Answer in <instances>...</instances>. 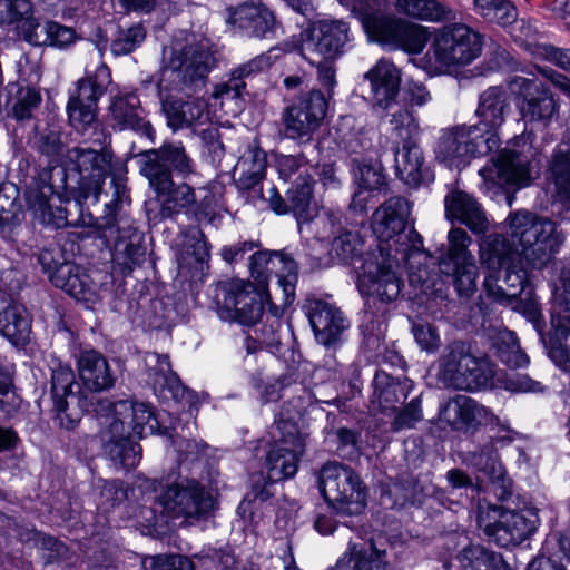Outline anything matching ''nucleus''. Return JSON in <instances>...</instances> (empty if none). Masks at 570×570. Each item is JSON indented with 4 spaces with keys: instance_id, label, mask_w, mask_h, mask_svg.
<instances>
[{
    "instance_id": "aec40b11",
    "label": "nucleus",
    "mask_w": 570,
    "mask_h": 570,
    "mask_svg": "<svg viewBox=\"0 0 570 570\" xmlns=\"http://www.w3.org/2000/svg\"><path fill=\"white\" fill-rule=\"evenodd\" d=\"M250 276L259 286L275 279L276 291H282L284 304L293 303L298 278L295 261L278 250H256L249 257Z\"/></svg>"
},
{
    "instance_id": "f3484780",
    "label": "nucleus",
    "mask_w": 570,
    "mask_h": 570,
    "mask_svg": "<svg viewBox=\"0 0 570 570\" xmlns=\"http://www.w3.org/2000/svg\"><path fill=\"white\" fill-rule=\"evenodd\" d=\"M498 149L489 144L478 126L456 125L441 131L435 154L449 167L461 168L472 158L481 157Z\"/></svg>"
},
{
    "instance_id": "052dcab7",
    "label": "nucleus",
    "mask_w": 570,
    "mask_h": 570,
    "mask_svg": "<svg viewBox=\"0 0 570 570\" xmlns=\"http://www.w3.org/2000/svg\"><path fill=\"white\" fill-rule=\"evenodd\" d=\"M468 356V342L462 340H455L449 343L443 354L439 360V370L436 373L438 381L442 383L448 389H453L446 381H444L445 372L451 368L454 375H465L464 366L462 363L465 362V357Z\"/></svg>"
},
{
    "instance_id": "c9c22d12",
    "label": "nucleus",
    "mask_w": 570,
    "mask_h": 570,
    "mask_svg": "<svg viewBox=\"0 0 570 570\" xmlns=\"http://www.w3.org/2000/svg\"><path fill=\"white\" fill-rule=\"evenodd\" d=\"M345 417L341 414L327 413L325 440L333 452L344 459H356L362 449V431L358 428H348L343 424Z\"/></svg>"
},
{
    "instance_id": "69168bd1",
    "label": "nucleus",
    "mask_w": 570,
    "mask_h": 570,
    "mask_svg": "<svg viewBox=\"0 0 570 570\" xmlns=\"http://www.w3.org/2000/svg\"><path fill=\"white\" fill-rule=\"evenodd\" d=\"M66 111L69 125L78 132L85 134L98 125V105L68 99Z\"/></svg>"
},
{
    "instance_id": "774afa93",
    "label": "nucleus",
    "mask_w": 570,
    "mask_h": 570,
    "mask_svg": "<svg viewBox=\"0 0 570 570\" xmlns=\"http://www.w3.org/2000/svg\"><path fill=\"white\" fill-rule=\"evenodd\" d=\"M267 168V154L259 145L257 138L248 142L245 151L239 157L235 171L265 174Z\"/></svg>"
},
{
    "instance_id": "bb28decb",
    "label": "nucleus",
    "mask_w": 570,
    "mask_h": 570,
    "mask_svg": "<svg viewBox=\"0 0 570 570\" xmlns=\"http://www.w3.org/2000/svg\"><path fill=\"white\" fill-rule=\"evenodd\" d=\"M147 383L153 387L155 395L164 401L191 403L194 392L188 390L179 376L171 370L169 356L157 352H146L144 355Z\"/></svg>"
},
{
    "instance_id": "f8f14e48",
    "label": "nucleus",
    "mask_w": 570,
    "mask_h": 570,
    "mask_svg": "<svg viewBox=\"0 0 570 570\" xmlns=\"http://www.w3.org/2000/svg\"><path fill=\"white\" fill-rule=\"evenodd\" d=\"M156 504L167 518H183V522L188 525L206 521L215 509L212 493L194 479H185L164 488L156 497Z\"/></svg>"
},
{
    "instance_id": "9d476101",
    "label": "nucleus",
    "mask_w": 570,
    "mask_h": 570,
    "mask_svg": "<svg viewBox=\"0 0 570 570\" xmlns=\"http://www.w3.org/2000/svg\"><path fill=\"white\" fill-rule=\"evenodd\" d=\"M372 387V403H377L383 413L389 411L395 413L392 422L394 431L411 429L423 419L422 393L413 395L405 403L415 387L411 379L376 370Z\"/></svg>"
},
{
    "instance_id": "72a5a7b5",
    "label": "nucleus",
    "mask_w": 570,
    "mask_h": 570,
    "mask_svg": "<svg viewBox=\"0 0 570 570\" xmlns=\"http://www.w3.org/2000/svg\"><path fill=\"white\" fill-rule=\"evenodd\" d=\"M370 81L374 105L386 110L391 116L397 109L411 107L405 104L401 106L397 101L401 86V71L387 60H379L365 75Z\"/></svg>"
},
{
    "instance_id": "a19ab883",
    "label": "nucleus",
    "mask_w": 570,
    "mask_h": 570,
    "mask_svg": "<svg viewBox=\"0 0 570 570\" xmlns=\"http://www.w3.org/2000/svg\"><path fill=\"white\" fill-rule=\"evenodd\" d=\"M384 558L385 550L377 549L372 539L364 543L350 542L332 570H386Z\"/></svg>"
},
{
    "instance_id": "cd10ccee",
    "label": "nucleus",
    "mask_w": 570,
    "mask_h": 570,
    "mask_svg": "<svg viewBox=\"0 0 570 570\" xmlns=\"http://www.w3.org/2000/svg\"><path fill=\"white\" fill-rule=\"evenodd\" d=\"M439 417L453 431L471 435L497 419L490 410L466 395H456L441 405Z\"/></svg>"
},
{
    "instance_id": "49530a36",
    "label": "nucleus",
    "mask_w": 570,
    "mask_h": 570,
    "mask_svg": "<svg viewBox=\"0 0 570 570\" xmlns=\"http://www.w3.org/2000/svg\"><path fill=\"white\" fill-rule=\"evenodd\" d=\"M110 83V69L101 63L95 72L88 73L76 81L75 89L69 91V99L98 105Z\"/></svg>"
},
{
    "instance_id": "a211bd4d",
    "label": "nucleus",
    "mask_w": 570,
    "mask_h": 570,
    "mask_svg": "<svg viewBox=\"0 0 570 570\" xmlns=\"http://www.w3.org/2000/svg\"><path fill=\"white\" fill-rule=\"evenodd\" d=\"M95 417H107L111 422L122 423L125 430H129L137 439H142L147 432L158 433L173 439V428L163 426L159 415H156L150 405L135 403L129 400L112 402L109 399L96 401Z\"/></svg>"
},
{
    "instance_id": "b1692460",
    "label": "nucleus",
    "mask_w": 570,
    "mask_h": 570,
    "mask_svg": "<svg viewBox=\"0 0 570 570\" xmlns=\"http://www.w3.org/2000/svg\"><path fill=\"white\" fill-rule=\"evenodd\" d=\"M537 523L538 515L533 511L509 509L500 510L493 522L482 524L479 521L489 541L502 548L522 543L537 530Z\"/></svg>"
},
{
    "instance_id": "a18cd8bd",
    "label": "nucleus",
    "mask_w": 570,
    "mask_h": 570,
    "mask_svg": "<svg viewBox=\"0 0 570 570\" xmlns=\"http://www.w3.org/2000/svg\"><path fill=\"white\" fill-rule=\"evenodd\" d=\"M293 402L296 403L295 413L299 414L301 410L304 407L302 397L299 396L297 400H293ZM291 403L292 401L283 405V410L279 412L278 419L275 420L277 435L274 434L275 441L272 445H282L281 448H287V450L292 452L304 454V438L299 432L297 423L294 421V416H292L289 411L286 409Z\"/></svg>"
},
{
    "instance_id": "3c124183",
    "label": "nucleus",
    "mask_w": 570,
    "mask_h": 570,
    "mask_svg": "<svg viewBox=\"0 0 570 570\" xmlns=\"http://www.w3.org/2000/svg\"><path fill=\"white\" fill-rule=\"evenodd\" d=\"M282 445H271L265 456V468L272 481H284L293 478L298 470L303 454L292 452Z\"/></svg>"
},
{
    "instance_id": "79ce46f5",
    "label": "nucleus",
    "mask_w": 570,
    "mask_h": 570,
    "mask_svg": "<svg viewBox=\"0 0 570 570\" xmlns=\"http://www.w3.org/2000/svg\"><path fill=\"white\" fill-rule=\"evenodd\" d=\"M348 166L356 187L374 193L382 191L386 187V175L379 160L352 151Z\"/></svg>"
},
{
    "instance_id": "4be33fe9",
    "label": "nucleus",
    "mask_w": 570,
    "mask_h": 570,
    "mask_svg": "<svg viewBox=\"0 0 570 570\" xmlns=\"http://www.w3.org/2000/svg\"><path fill=\"white\" fill-rule=\"evenodd\" d=\"M213 298L219 317L244 326L253 325L264 315V304L255 291H247L230 282L219 283L213 291Z\"/></svg>"
},
{
    "instance_id": "6e6d98bb",
    "label": "nucleus",
    "mask_w": 570,
    "mask_h": 570,
    "mask_svg": "<svg viewBox=\"0 0 570 570\" xmlns=\"http://www.w3.org/2000/svg\"><path fill=\"white\" fill-rule=\"evenodd\" d=\"M22 397L18 394L13 374L0 363V422H9L21 411Z\"/></svg>"
},
{
    "instance_id": "0eeeda50",
    "label": "nucleus",
    "mask_w": 570,
    "mask_h": 570,
    "mask_svg": "<svg viewBox=\"0 0 570 570\" xmlns=\"http://www.w3.org/2000/svg\"><path fill=\"white\" fill-rule=\"evenodd\" d=\"M392 132L400 146L395 147V173L399 179L411 188L430 185L434 174L424 166V157L419 146L420 125L413 111L407 108L391 114Z\"/></svg>"
},
{
    "instance_id": "7ed1b4c3",
    "label": "nucleus",
    "mask_w": 570,
    "mask_h": 570,
    "mask_svg": "<svg viewBox=\"0 0 570 570\" xmlns=\"http://www.w3.org/2000/svg\"><path fill=\"white\" fill-rule=\"evenodd\" d=\"M395 262L387 259H368L363 264L358 291L364 297V316L360 325L361 350L372 357L379 353L384 343L379 316L386 312L385 306L397 299L403 286L399 274L393 271Z\"/></svg>"
},
{
    "instance_id": "393cba45",
    "label": "nucleus",
    "mask_w": 570,
    "mask_h": 570,
    "mask_svg": "<svg viewBox=\"0 0 570 570\" xmlns=\"http://www.w3.org/2000/svg\"><path fill=\"white\" fill-rule=\"evenodd\" d=\"M303 311L318 344L333 350L343 344V335L350 327V322L338 307L314 298L306 299Z\"/></svg>"
},
{
    "instance_id": "39448f33",
    "label": "nucleus",
    "mask_w": 570,
    "mask_h": 570,
    "mask_svg": "<svg viewBox=\"0 0 570 570\" xmlns=\"http://www.w3.org/2000/svg\"><path fill=\"white\" fill-rule=\"evenodd\" d=\"M507 223L512 242L519 244L522 257L533 269H543L564 242L554 222L528 210L510 213Z\"/></svg>"
},
{
    "instance_id": "a878e982",
    "label": "nucleus",
    "mask_w": 570,
    "mask_h": 570,
    "mask_svg": "<svg viewBox=\"0 0 570 570\" xmlns=\"http://www.w3.org/2000/svg\"><path fill=\"white\" fill-rule=\"evenodd\" d=\"M314 183L313 176L296 177L287 189L285 198L273 187L269 198L271 208L278 215L292 214L299 227L302 224L313 222L318 212L314 199Z\"/></svg>"
},
{
    "instance_id": "f03ea898",
    "label": "nucleus",
    "mask_w": 570,
    "mask_h": 570,
    "mask_svg": "<svg viewBox=\"0 0 570 570\" xmlns=\"http://www.w3.org/2000/svg\"><path fill=\"white\" fill-rule=\"evenodd\" d=\"M139 174L144 176L155 194L160 219H171L190 205H195L194 216L199 224L217 227L222 220L218 200L210 188H203L204 196L196 203L195 188L186 181L176 184L174 175L187 180L196 174V164L178 142H164L158 148H150L134 155Z\"/></svg>"
},
{
    "instance_id": "e2e57ef3",
    "label": "nucleus",
    "mask_w": 570,
    "mask_h": 570,
    "mask_svg": "<svg viewBox=\"0 0 570 570\" xmlns=\"http://www.w3.org/2000/svg\"><path fill=\"white\" fill-rule=\"evenodd\" d=\"M146 29L141 23L129 27L118 26L109 45L111 53L116 57L134 52L146 39Z\"/></svg>"
},
{
    "instance_id": "09e8293b",
    "label": "nucleus",
    "mask_w": 570,
    "mask_h": 570,
    "mask_svg": "<svg viewBox=\"0 0 570 570\" xmlns=\"http://www.w3.org/2000/svg\"><path fill=\"white\" fill-rule=\"evenodd\" d=\"M282 321L265 317L263 322L256 321L244 330V345L247 354H254L263 347H278L281 345L279 330Z\"/></svg>"
},
{
    "instance_id": "bf43d9fd",
    "label": "nucleus",
    "mask_w": 570,
    "mask_h": 570,
    "mask_svg": "<svg viewBox=\"0 0 570 570\" xmlns=\"http://www.w3.org/2000/svg\"><path fill=\"white\" fill-rule=\"evenodd\" d=\"M8 88L10 94L14 91L12 117L19 122L32 120L33 112L39 108L42 100L40 92L36 88L22 87L18 83H9Z\"/></svg>"
},
{
    "instance_id": "7c9ffc66",
    "label": "nucleus",
    "mask_w": 570,
    "mask_h": 570,
    "mask_svg": "<svg viewBox=\"0 0 570 570\" xmlns=\"http://www.w3.org/2000/svg\"><path fill=\"white\" fill-rule=\"evenodd\" d=\"M511 106L507 90L502 86H491L479 95L475 117L478 126L483 136L492 147L499 148V129L505 122Z\"/></svg>"
},
{
    "instance_id": "412c9836",
    "label": "nucleus",
    "mask_w": 570,
    "mask_h": 570,
    "mask_svg": "<svg viewBox=\"0 0 570 570\" xmlns=\"http://www.w3.org/2000/svg\"><path fill=\"white\" fill-rule=\"evenodd\" d=\"M363 239L356 232L344 230L343 233L336 235L332 243L331 249L323 257L316 255L318 248H312L309 253L306 254V259L309 266H331L332 264L338 263L343 265L354 264L355 262H360L361 265L357 267L358 276H361L363 264L368 259H387L391 258L395 262V266L393 271L397 274V258L391 255V247H384L383 245H379L376 250L367 252L365 256H363ZM360 282V277H357V283Z\"/></svg>"
},
{
    "instance_id": "4d7b16f0",
    "label": "nucleus",
    "mask_w": 570,
    "mask_h": 570,
    "mask_svg": "<svg viewBox=\"0 0 570 570\" xmlns=\"http://www.w3.org/2000/svg\"><path fill=\"white\" fill-rule=\"evenodd\" d=\"M475 12L485 21L508 28L518 16V9L511 0H473Z\"/></svg>"
},
{
    "instance_id": "dca6fc26",
    "label": "nucleus",
    "mask_w": 570,
    "mask_h": 570,
    "mask_svg": "<svg viewBox=\"0 0 570 570\" xmlns=\"http://www.w3.org/2000/svg\"><path fill=\"white\" fill-rule=\"evenodd\" d=\"M362 24L376 41L409 53H420L428 42L422 27L379 10L362 12Z\"/></svg>"
},
{
    "instance_id": "f257e3e1",
    "label": "nucleus",
    "mask_w": 570,
    "mask_h": 570,
    "mask_svg": "<svg viewBox=\"0 0 570 570\" xmlns=\"http://www.w3.org/2000/svg\"><path fill=\"white\" fill-rule=\"evenodd\" d=\"M69 169L77 174L75 184L67 169L58 165H46L26 185L27 208L41 225L53 229L73 225L67 208L53 205L52 196L59 200H75L81 209L91 199L96 204L108 177L114 175L115 155L109 148L72 147L66 154Z\"/></svg>"
},
{
    "instance_id": "2f4dec72",
    "label": "nucleus",
    "mask_w": 570,
    "mask_h": 570,
    "mask_svg": "<svg viewBox=\"0 0 570 570\" xmlns=\"http://www.w3.org/2000/svg\"><path fill=\"white\" fill-rule=\"evenodd\" d=\"M112 237H104L106 242H114L112 262L124 276L131 274L140 267L147 256L145 235L128 220H120L114 227Z\"/></svg>"
},
{
    "instance_id": "58836bf2",
    "label": "nucleus",
    "mask_w": 570,
    "mask_h": 570,
    "mask_svg": "<svg viewBox=\"0 0 570 570\" xmlns=\"http://www.w3.org/2000/svg\"><path fill=\"white\" fill-rule=\"evenodd\" d=\"M547 180L563 207L570 209V142L560 141L548 158Z\"/></svg>"
},
{
    "instance_id": "5701e85b",
    "label": "nucleus",
    "mask_w": 570,
    "mask_h": 570,
    "mask_svg": "<svg viewBox=\"0 0 570 570\" xmlns=\"http://www.w3.org/2000/svg\"><path fill=\"white\" fill-rule=\"evenodd\" d=\"M522 316L537 332L551 361L560 370L570 374V324L562 321L560 307L558 306L551 313L549 326L542 311Z\"/></svg>"
},
{
    "instance_id": "603ef678",
    "label": "nucleus",
    "mask_w": 570,
    "mask_h": 570,
    "mask_svg": "<svg viewBox=\"0 0 570 570\" xmlns=\"http://www.w3.org/2000/svg\"><path fill=\"white\" fill-rule=\"evenodd\" d=\"M514 254L511 244L501 234H490L480 244L482 263L492 272L502 269L511 263Z\"/></svg>"
},
{
    "instance_id": "20e7f679",
    "label": "nucleus",
    "mask_w": 570,
    "mask_h": 570,
    "mask_svg": "<svg viewBox=\"0 0 570 570\" xmlns=\"http://www.w3.org/2000/svg\"><path fill=\"white\" fill-rule=\"evenodd\" d=\"M412 204L403 196H391L373 213L371 228L384 247H391V255L407 266H423L428 259L423 250L422 236L411 220Z\"/></svg>"
},
{
    "instance_id": "6ab92c4d",
    "label": "nucleus",
    "mask_w": 570,
    "mask_h": 570,
    "mask_svg": "<svg viewBox=\"0 0 570 570\" xmlns=\"http://www.w3.org/2000/svg\"><path fill=\"white\" fill-rule=\"evenodd\" d=\"M301 51L311 63L313 57L335 60L341 57L351 40L350 24L341 19L311 21L301 32Z\"/></svg>"
},
{
    "instance_id": "4c0bfd02",
    "label": "nucleus",
    "mask_w": 570,
    "mask_h": 570,
    "mask_svg": "<svg viewBox=\"0 0 570 570\" xmlns=\"http://www.w3.org/2000/svg\"><path fill=\"white\" fill-rule=\"evenodd\" d=\"M464 366L465 375L456 376L449 368L444 374V381L459 391H480L492 384L494 372L488 361L475 357L471 352V345L468 342V356Z\"/></svg>"
},
{
    "instance_id": "338daca9",
    "label": "nucleus",
    "mask_w": 570,
    "mask_h": 570,
    "mask_svg": "<svg viewBox=\"0 0 570 570\" xmlns=\"http://www.w3.org/2000/svg\"><path fill=\"white\" fill-rule=\"evenodd\" d=\"M45 0H0V26H17L28 14L33 13L36 4Z\"/></svg>"
},
{
    "instance_id": "473e14b6",
    "label": "nucleus",
    "mask_w": 570,
    "mask_h": 570,
    "mask_svg": "<svg viewBox=\"0 0 570 570\" xmlns=\"http://www.w3.org/2000/svg\"><path fill=\"white\" fill-rule=\"evenodd\" d=\"M228 23L249 38L271 39L279 27L272 10L262 0H248L229 9Z\"/></svg>"
},
{
    "instance_id": "0e129e2a",
    "label": "nucleus",
    "mask_w": 570,
    "mask_h": 570,
    "mask_svg": "<svg viewBox=\"0 0 570 570\" xmlns=\"http://www.w3.org/2000/svg\"><path fill=\"white\" fill-rule=\"evenodd\" d=\"M156 86L157 95L160 100L161 105V111L166 116L167 125L174 129L177 130V125L179 119H176V117H180V105H183V99L176 97L173 92H177L174 89H169L166 87V83H164V78H158L157 80H154L153 77L149 79H146L141 82L142 87L147 88L148 85Z\"/></svg>"
},
{
    "instance_id": "c03bdc74",
    "label": "nucleus",
    "mask_w": 570,
    "mask_h": 570,
    "mask_svg": "<svg viewBox=\"0 0 570 570\" xmlns=\"http://www.w3.org/2000/svg\"><path fill=\"white\" fill-rule=\"evenodd\" d=\"M111 177V187L112 198L110 202L105 204L104 214L99 217H96L94 220V226L98 230L100 237H112L115 234L114 227L122 218L117 219L118 210L125 205L130 204V195L129 189L127 188L124 177L117 174H114Z\"/></svg>"
},
{
    "instance_id": "6e6552de",
    "label": "nucleus",
    "mask_w": 570,
    "mask_h": 570,
    "mask_svg": "<svg viewBox=\"0 0 570 570\" xmlns=\"http://www.w3.org/2000/svg\"><path fill=\"white\" fill-rule=\"evenodd\" d=\"M50 371L53 422L60 429L73 431L79 425L85 413L95 416L96 406L94 403L105 397L94 394L87 395L68 364L53 361Z\"/></svg>"
},
{
    "instance_id": "13d9d810",
    "label": "nucleus",
    "mask_w": 570,
    "mask_h": 570,
    "mask_svg": "<svg viewBox=\"0 0 570 570\" xmlns=\"http://www.w3.org/2000/svg\"><path fill=\"white\" fill-rule=\"evenodd\" d=\"M22 206L19 189L13 184L0 185V229L11 232L21 220Z\"/></svg>"
},
{
    "instance_id": "2eb2a0df",
    "label": "nucleus",
    "mask_w": 570,
    "mask_h": 570,
    "mask_svg": "<svg viewBox=\"0 0 570 570\" xmlns=\"http://www.w3.org/2000/svg\"><path fill=\"white\" fill-rule=\"evenodd\" d=\"M509 89L525 124H539L547 129L559 117V100L550 86L538 78L511 77Z\"/></svg>"
},
{
    "instance_id": "f704fd0d",
    "label": "nucleus",
    "mask_w": 570,
    "mask_h": 570,
    "mask_svg": "<svg viewBox=\"0 0 570 570\" xmlns=\"http://www.w3.org/2000/svg\"><path fill=\"white\" fill-rule=\"evenodd\" d=\"M445 216L465 225L473 234H485L489 220L479 202L463 190H452L444 198Z\"/></svg>"
},
{
    "instance_id": "423d86ee",
    "label": "nucleus",
    "mask_w": 570,
    "mask_h": 570,
    "mask_svg": "<svg viewBox=\"0 0 570 570\" xmlns=\"http://www.w3.org/2000/svg\"><path fill=\"white\" fill-rule=\"evenodd\" d=\"M284 102L281 120L285 136L299 147L312 148V153H316L321 141L315 135L327 115V97L321 89L312 88L288 94Z\"/></svg>"
},
{
    "instance_id": "ddd939ff",
    "label": "nucleus",
    "mask_w": 570,
    "mask_h": 570,
    "mask_svg": "<svg viewBox=\"0 0 570 570\" xmlns=\"http://www.w3.org/2000/svg\"><path fill=\"white\" fill-rule=\"evenodd\" d=\"M535 135L524 130L490 159L480 174L498 185L524 186L531 181V163L534 158Z\"/></svg>"
},
{
    "instance_id": "8fccbe9b",
    "label": "nucleus",
    "mask_w": 570,
    "mask_h": 570,
    "mask_svg": "<svg viewBox=\"0 0 570 570\" xmlns=\"http://www.w3.org/2000/svg\"><path fill=\"white\" fill-rule=\"evenodd\" d=\"M439 271L452 278L455 291L461 297H471L476 291L478 267L471 261L439 262Z\"/></svg>"
},
{
    "instance_id": "de8ad7c7",
    "label": "nucleus",
    "mask_w": 570,
    "mask_h": 570,
    "mask_svg": "<svg viewBox=\"0 0 570 570\" xmlns=\"http://www.w3.org/2000/svg\"><path fill=\"white\" fill-rule=\"evenodd\" d=\"M302 150L296 155H278L276 157V168L279 177L285 180H294L301 176H313L318 165L321 154L320 147L316 153H312V148L301 147Z\"/></svg>"
},
{
    "instance_id": "864d4df0",
    "label": "nucleus",
    "mask_w": 570,
    "mask_h": 570,
    "mask_svg": "<svg viewBox=\"0 0 570 570\" xmlns=\"http://www.w3.org/2000/svg\"><path fill=\"white\" fill-rule=\"evenodd\" d=\"M209 248L204 232L199 228H190L187 233L185 250L179 258V267L195 268L199 272L205 267L208 268Z\"/></svg>"
},
{
    "instance_id": "c85d7f7f",
    "label": "nucleus",
    "mask_w": 570,
    "mask_h": 570,
    "mask_svg": "<svg viewBox=\"0 0 570 570\" xmlns=\"http://www.w3.org/2000/svg\"><path fill=\"white\" fill-rule=\"evenodd\" d=\"M100 426L104 452L115 466L134 469L141 460V446L122 423L111 422L107 417H96Z\"/></svg>"
},
{
    "instance_id": "ea45409f",
    "label": "nucleus",
    "mask_w": 570,
    "mask_h": 570,
    "mask_svg": "<svg viewBox=\"0 0 570 570\" xmlns=\"http://www.w3.org/2000/svg\"><path fill=\"white\" fill-rule=\"evenodd\" d=\"M32 318L21 305L10 304L0 311V336L16 348L31 341Z\"/></svg>"
},
{
    "instance_id": "5fc2aeb1",
    "label": "nucleus",
    "mask_w": 570,
    "mask_h": 570,
    "mask_svg": "<svg viewBox=\"0 0 570 570\" xmlns=\"http://www.w3.org/2000/svg\"><path fill=\"white\" fill-rule=\"evenodd\" d=\"M464 461L492 482H497L503 476V468L498 461V454L492 442H487L475 450L468 451Z\"/></svg>"
},
{
    "instance_id": "37998d69",
    "label": "nucleus",
    "mask_w": 570,
    "mask_h": 570,
    "mask_svg": "<svg viewBox=\"0 0 570 570\" xmlns=\"http://www.w3.org/2000/svg\"><path fill=\"white\" fill-rule=\"evenodd\" d=\"M462 570H517L509 558L481 544H469L458 554Z\"/></svg>"
},
{
    "instance_id": "e433bc0d",
    "label": "nucleus",
    "mask_w": 570,
    "mask_h": 570,
    "mask_svg": "<svg viewBox=\"0 0 570 570\" xmlns=\"http://www.w3.org/2000/svg\"><path fill=\"white\" fill-rule=\"evenodd\" d=\"M79 376L91 392L109 390L115 385L116 376L106 357L95 351H81L77 361Z\"/></svg>"
},
{
    "instance_id": "680f3d73",
    "label": "nucleus",
    "mask_w": 570,
    "mask_h": 570,
    "mask_svg": "<svg viewBox=\"0 0 570 570\" xmlns=\"http://www.w3.org/2000/svg\"><path fill=\"white\" fill-rule=\"evenodd\" d=\"M411 286L419 288L421 295L428 299L443 302L448 298L449 287L445 281L436 273H429L426 268H419L416 273L409 274Z\"/></svg>"
},
{
    "instance_id": "1a4fd4ad",
    "label": "nucleus",
    "mask_w": 570,
    "mask_h": 570,
    "mask_svg": "<svg viewBox=\"0 0 570 570\" xmlns=\"http://www.w3.org/2000/svg\"><path fill=\"white\" fill-rule=\"evenodd\" d=\"M318 490L340 517H357L366 508L367 489L358 473L341 462L328 461L320 470Z\"/></svg>"
},
{
    "instance_id": "9b49d317",
    "label": "nucleus",
    "mask_w": 570,
    "mask_h": 570,
    "mask_svg": "<svg viewBox=\"0 0 570 570\" xmlns=\"http://www.w3.org/2000/svg\"><path fill=\"white\" fill-rule=\"evenodd\" d=\"M216 66L214 53L203 45H190L175 51L160 77L169 89L191 96L205 88Z\"/></svg>"
},
{
    "instance_id": "4468645a",
    "label": "nucleus",
    "mask_w": 570,
    "mask_h": 570,
    "mask_svg": "<svg viewBox=\"0 0 570 570\" xmlns=\"http://www.w3.org/2000/svg\"><path fill=\"white\" fill-rule=\"evenodd\" d=\"M482 37L461 22L444 24L435 29L430 50L442 68L470 65L482 51Z\"/></svg>"
},
{
    "instance_id": "c756f323",
    "label": "nucleus",
    "mask_w": 570,
    "mask_h": 570,
    "mask_svg": "<svg viewBox=\"0 0 570 570\" xmlns=\"http://www.w3.org/2000/svg\"><path fill=\"white\" fill-rule=\"evenodd\" d=\"M109 116L114 129L130 130L155 142L156 131L149 120L139 96L135 91H121L115 95L109 105Z\"/></svg>"
}]
</instances>
